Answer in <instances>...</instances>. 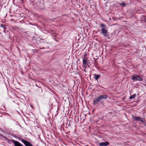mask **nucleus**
<instances>
[{
  "mask_svg": "<svg viewBox=\"0 0 146 146\" xmlns=\"http://www.w3.org/2000/svg\"><path fill=\"white\" fill-rule=\"evenodd\" d=\"M109 144L110 143L106 141L100 143L99 145L100 146H107L109 145Z\"/></svg>",
  "mask_w": 146,
  "mask_h": 146,
  "instance_id": "8",
  "label": "nucleus"
},
{
  "mask_svg": "<svg viewBox=\"0 0 146 146\" xmlns=\"http://www.w3.org/2000/svg\"><path fill=\"white\" fill-rule=\"evenodd\" d=\"M108 97V95L104 94L99 95L93 100V105H96L99 103H102L104 102V100H106Z\"/></svg>",
  "mask_w": 146,
  "mask_h": 146,
  "instance_id": "1",
  "label": "nucleus"
},
{
  "mask_svg": "<svg viewBox=\"0 0 146 146\" xmlns=\"http://www.w3.org/2000/svg\"><path fill=\"white\" fill-rule=\"evenodd\" d=\"M6 27L3 25H0V33H1L3 32H5Z\"/></svg>",
  "mask_w": 146,
  "mask_h": 146,
  "instance_id": "6",
  "label": "nucleus"
},
{
  "mask_svg": "<svg viewBox=\"0 0 146 146\" xmlns=\"http://www.w3.org/2000/svg\"><path fill=\"white\" fill-rule=\"evenodd\" d=\"M95 74V75L94 76V78L96 80H97L101 76L100 75H96V74Z\"/></svg>",
  "mask_w": 146,
  "mask_h": 146,
  "instance_id": "10",
  "label": "nucleus"
},
{
  "mask_svg": "<svg viewBox=\"0 0 146 146\" xmlns=\"http://www.w3.org/2000/svg\"><path fill=\"white\" fill-rule=\"evenodd\" d=\"M26 146H33V145L28 141L21 138L19 139Z\"/></svg>",
  "mask_w": 146,
  "mask_h": 146,
  "instance_id": "4",
  "label": "nucleus"
},
{
  "mask_svg": "<svg viewBox=\"0 0 146 146\" xmlns=\"http://www.w3.org/2000/svg\"><path fill=\"white\" fill-rule=\"evenodd\" d=\"M100 26L102 28L101 29V33L105 37H107L109 35V33L108 32V28H106V26L104 24H101Z\"/></svg>",
  "mask_w": 146,
  "mask_h": 146,
  "instance_id": "2",
  "label": "nucleus"
},
{
  "mask_svg": "<svg viewBox=\"0 0 146 146\" xmlns=\"http://www.w3.org/2000/svg\"><path fill=\"white\" fill-rule=\"evenodd\" d=\"M140 117L134 116H132V118L135 121H140Z\"/></svg>",
  "mask_w": 146,
  "mask_h": 146,
  "instance_id": "9",
  "label": "nucleus"
},
{
  "mask_svg": "<svg viewBox=\"0 0 146 146\" xmlns=\"http://www.w3.org/2000/svg\"><path fill=\"white\" fill-rule=\"evenodd\" d=\"M11 141L14 144L15 146H23V145L19 142L15 141L14 140H12Z\"/></svg>",
  "mask_w": 146,
  "mask_h": 146,
  "instance_id": "5",
  "label": "nucleus"
},
{
  "mask_svg": "<svg viewBox=\"0 0 146 146\" xmlns=\"http://www.w3.org/2000/svg\"><path fill=\"white\" fill-rule=\"evenodd\" d=\"M42 92V90H41V92Z\"/></svg>",
  "mask_w": 146,
  "mask_h": 146,
  "instance_id": "18",
  "label": "nucleus"
},
{
  "mask_svg": "<svg viewBox=\"0 0 146 146\" xmlns=\"http://www.w3.org/2000/svg\"><path fill=\"white\" fill-rule=\"evenodd\" d=\"M121 6H123L124 7H125L126 5L125 3H118Z\"/></svg>",
  "mask_w": 146,
  "mask_h": 146,
  "instance_id": "13",
  "label": "nucleus"
},
{
  "mask_svg": "<svg viewBox=\"0 0 146 146\" xmlns=\"http://www.w3.org/2000/svg\"><path fill=\"white\" fill-rule=\"evenodd\" d=\"M88 60H86L85 58V57L83 58V64L84 65V66L85 68H87V65L88 64Z\"/></svg>",
  "mask_w": 146,
  "mask_h": 146,
  "instance_id": "7",
  "label": "nucleus"
},
{
  "mask_svg": "<svg viewBox=\"0 0 146 146\" xmlns=\"http://www.w3.org/2000/svg\"><path fill=\"white\" fill-rule=\"evenodd\" d=\"M145 21L146 23V18H145Z\"/></svg>",
  "mask_w": 146,
  "mask_h": 146,
  "instance_id": "14",
  "label": "nucleus"
},
{
  "mask_svg": "<svg viewBox=\"0 0 146 146\" xmlns=\"http://www.w3.org/2000/svg\"><path fill=\"white\" fill-rule=\"evenodd\" d=\"M108 38H110V37H108Z\"/></svg>",
  "mask_w": 146,
  "mask_h": 146,
  "instance_id": "17",
  "label": "nucleus"
},
{
  "mask_svg": "<svg viewBox=\"0 0 146 146\" xmlns=\"http://www.w3.org/2000/svg\"><path fill=\"white\" fill-rule=\"evenodd\" d=\"M39 96H41V95H39Z\"/></svg>",
  "mask_w": 146,
  "mask_h": 146,
  "instance_id": "16",
  "label": "nucleus"
},
{
  "mask_svg": "<svg viewBox=\"0 0 146 146\" xmlns=\"http://www.w3.org/2000/svg\"><path fill=\"white\" fill-rule=\"evenodd\" d=\"M136 96V95L135 94H133V95L130 96L129 97V99H132L133 98H135Z\"/></svg>",
  "mask_w": 146,
  "mask_h": 146,
  "instance_id": "11",
  "label": "nucleus"
},
{
  "mask_svg": "<svg viewBox=\"0 0 146 146\" xmlns=\"http://www.w3.org/2000/svg\"><path fill=\"white\" fill-rule=\"evenodd\" d=\"M36 86H37V87H38V86L37 84H36Z\"/></svg>",
  "mask_w": 146,
  "mask_h": 146,
  "instance_id": "15",
  "label": "nucleus"
},
{
  "mask_svg": "<svg viewBox=\"0 0 146 146\" xmlns=\"http://www.w3.org/2000/svg\"><path fill=\"white\" fill-rule=\"evenodd\" d=\"M131 79L133 81H142L143 79L142 76H140L138 75H134L132 76Z\"/></svg>",
  "mask_w": 146,
  "mask_h": 146,
  "instance_id": "3",
  "label": "nucleus"
},
{
  "mask_svg": "<svg viewBox=\"0 0 146 146\" xmlns=\"http://www.w3.org/2000/svg\"><path fill=\"white\" fill-rule=\"evenodd\" d=\"M145 119L143 118H140V121H141V122L142 123H145Z\"/></svg>",
  "mask_w": 146,
  "mask_h": 146,
  "instance_id": "12",
  "label": "nucleus"
}]
</instances>
